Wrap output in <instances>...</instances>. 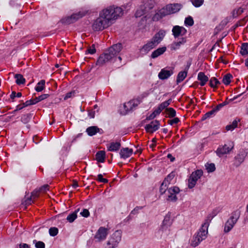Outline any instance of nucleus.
<instances>
[{"label":"nucleus","instance_id":"f257e3e1","mask_svg":"<svg viewBox=\"0 0 248 248\" xmlns=\"http://www.w3.org/2000/svg\"><path fill=\"white\" fill-rule=\"evenodd\" d=\"M123 15V10L119 7L110 6L102 10L99 16L93 22L92 28L94 31H102L111 24V21Z\"/></svg>","mask_w":248,"mask_h":248},{"label":"nucleus","instance_id":"f03ea898","mask_svg":"<svg viewBox=\"0 0 248 248\" xmlns=\"http://www.w3.org/2000/svg\"><path fill=\"white\" fill-rule=\"evenodd\" d=\"M182 7L180 3L167 5L159 10L152 17L153 21H158L166 16L178 12Z\"/></svg>","mask_w":248,"mask_h":248},{"label":"nucleus","instance_id":"7ed1b4c3","mask_svg":"<svg viewBox=\"0 0 248 248\" xmlns=\"http://www.w3.org/2000/svg\"><path fill=\"white\" fill-rule=\"evenodd\" d=\"M240 211L238 210H235L232 213L231 217L225 224L224 232H228L232 229L240 217Z\"/></svg>","mask_w":248,"mask_h":248},{"label":"nucleus","instance_id":"20e7f679","mask_svg":"<svg viewBox=\"0 0 248 248\" xmlns=\"http://www.w3.org/2000/svg\"><path fill=\"white\" fill-rule=\"evenodd\" d=\"M122 231H116L107 241L105 248H116L121 240Z\"/></svg>","mask_w":248,"mask_h":248},{"label":"nucleus","instance_id":"39448f33","mask_svg":"<svg viewBox=\"0 0 248 248\" xmlns=\"http://www.w3.org/2000/svg\"><path fill=\"white\" fill-rule=\"evenodd\" d=\"M148 93H144L136 99L131 100L124 105V109L126 112L132 111L134 108L137 107L141 102L142 99L148 95Z\"/></svg>","mask_w":248,"mask_h":248},{"label":"nucleus","instance_id":"423d86ee","mask_svg":"<svg viewBox=\"0 0 248 248\" xmlns=\"http://www.w3.org/2000/svg\"><path fill=\"white\" fill-rule=\"evenodd\" d=\"M85 15V13L79 12L77 13H74L72 14L71 16L62 18L60 21L62 24L69 25L75 22L78 19L82 18Z\"/></svg>","mask_w":248,"mask_h":248},{"label":"nucleus","instance_id":"0eeeda50","mask_svg":"<svg viewBox=\"0 0 248 248\" xmlns=\"http://www.w3.org/2000/svg\"><path fill=\"white\" fill-rule=\"evenodd\" d=\"M247 155L248 152L246 150L244 149H240L238 154L234 157V165L237 167L239 166L244 162Z\"/></svg>","mask_w":248,"mask_h":248},{"label":"nucleus","instance_id":"6e6552de","mask_svg":"<svg viewBox=\"0 0 248 248\" xmlns=\"http://www.w3.org/2000/svg\"><path fill=\"white\" fill-rule=\"evenodd\" d=\"M108 230L105 227H100L94 236V239L98 242L105 240L108 234Z\"/></svg>","mask_w":248,"mask_h":248},{"label":"nucleus","instance_id":"1a4fd4ad","mask_svg":"<svg viewBox=\"0 0 248 248\" xmlns=\"http://www.w3.org/2000/svg\"><path fill=\"white\" fill-rule=\"evenodd\" d=\"M172 33L174 37L177 38L180 36L186 35L187 33V30L182 26L175 25L172 28Z\"/></svg>","mask_w":248,"mask_h":248},{"label":"nucleus","instance_id":"9d476101","mask_svg":"<svg viewBox=\"0 0 248 248\" xmlns=\"http://www.w3.org/2000/svg\"><path fill=\"white\" fill-rule=\"evenodd\" d=\"M166 34V31L163 30H159L156 33L150 41L154 43V45L156 46L163 39Z\"/></svg>","mask_w":248,"mask_h":248},{"label":"nucleus","instance_id":"9b49d317","mask_svg":"<svg viewBox=\"0 0 248 248\" xmlns=\"http://www.w3.org/2000/svg\"><path fill=\"white\" fill-rule=\"evenodd\" d=\"M108 53L102 54L100 55L96 62V65L102 66L108 62L113 58Z\"/></svg>","mask_w":248,"mask_h":248},{"label":"nucleus","instance_id":"f8f14e48","mask_svg":"<svg viewBox=\"0 0 248 248\" xmlns=\"http://www.w3.org/2000/svg\"><path fill=\"white\" fill-rule=\"evenodd\" d=\"M159 122L157 120L152 121L149 124L145 126V129L148 133H153L158 129L159 127Z\"/></svg>","mask_w":248,"mask_h":248},{"label":"nucleus","instance_id":"ddd939ff","mask_svg":"<svg viewBox=\"0 0 248 248\" xmlns=\"http://www.w3.org/2000/svg\"><path fill=\"white\" fill-rule=\"evenodd\" d=\"M170 213L169 212L165 217L162 225L160 227V230H161L162 231L164 230H166L172 224V220H171L170 219Z\"/></svg>","mask_w":248,"mask_h":248},{"label":"nucleus","instance_id":"4468645a","mask_svg":"<svg viewBox=\"0 0 248 248\" xmlns=\"http://www.w3.org/2000/svg\"><path fill=\"white\" fill-rule=\"evenodd\" d=\"M122 45L121 43H118L113 45L108 49V53L111 55L112 58L117 55L122 50Z\"/></svg>","mask_w":248,"mask_h":248},{"label":"nucleus","instance_id":"2eb2a0df","mask_svg":"<svg viewBox=\"0 0 248 248\" xmlns=\"http://www.w3.org/2000/svg\"><path fill=\"white\" fill-rule=\"evenodd\" d=\"M233 146L229 147L227 145L225 144L222 147H219L216 151V153L219 157L222 156L223 155L229 153L232 149Z\"/></svg>","mask_w":248,"mask_h":248},{"label":"nucleus","instance_id":"dca6fc26","mask_svg":"<svg viewBox=\"0 0 248 248\" xmlns=\"http://www.w3.org/2000/svg\"><path fill=\"white\" fill-rule=\"evenodd\" d=\"M206 236L201 235V233L199 232H197L196 236H194L193 239L191 242V246L196 247L197 246L200 242L206 238Z\"/></svg>","mask_w":248,"mask_h":248},{"label":"nucleus","instance_id":"f3484780","mask_svg":"<svg viewBox=\"0 0 248 248\" xmlns=\"http://www.w3.org/2000/svg\"><path fill=\"white\" fill-rule=\"evenodd\" d=\"M71 73L68 72L65 67H61L58 69L57 71L52 74L53 76L56 78H59V77H65L66 74H68V76Z\"/></svg>","mask_w":248,"mask_h":248},{"label":"nucleus","instance_id":"a211bd4d","mask_svg":"<svg viewBox=\"0 0 248 248\" xmlns=\"http://www.w3.org/2000/svg\"><path fill=\"white\" fill-rule=\"evenodd\" d=\"M133 153V150L128 148H123L120 152V155L121 158L125 159L130 157Z\"/></svg>","mask_w":248,"mask_h":248},{"label":"nucleus","instance_id":"6ab92c4d","mask_svg":"<svg viewBox=\"0 0 248 248\" xmlns=\"http://www.w3.org/2000/svg\"><path fill=\"white\" fill-rule=\"evenodd\" d=\"M155 47L156 46L154 45V43L150 41L143 46L140 49V51L141 52H143L144 54H146L149 51Z\"/></svg>","mask_w":248,"mask_h":248},{"label":"nucleus","instance_id":"aec40b11","mask_svg":"<svg viewBox=\"0 0 248 248\" xmlns=\"http://www.w3.org/2000/svg\"><path fill=\"white\" fill-rule=\"evenodd\" d=\"M166 49L167 48L166 46H162L161 47L158 48L152 52L151 55V58L155 59L161 55L166 51Z\"/></svg>","mask_w":248,"mask_h":248},{"label":"nucleus","instance_id":"412c9836","mask_svg":"<svg viewBox=\"0 0 248 248\" xmlns=\"http://www.w3.org/2000/svg\"><path fill=\"white\" fill-rule=\"evenodd\" d=\"M100 130L102 131L101 129L99 128L97 126H92L88 127L86 131L89 136H93L97 133H99Z\"/></svg>","mask_w":248,"mask_h":248},{"label":"nucleus","instance_id":"4be33fe9","mask_svg":"<svg viewBox=\"0 0 248 248\" xmlns=\"http://www.w3.org/2000/svg\"><path fill=\"white\" fill-rule=\"evenodd\" d=\"M106 157V153L104 151H99L97 152L95 155V159L100 163H103L105 161Z\"/></svg>","mask_w":248,"mask_h":248},{"label":"nucleus","instance_id":"5701e85b","mask_svg":"<svg viewBox=\"0 0 248 248\" xmlns=\"http://www.w3.org/2000/svg\"><path fill=\"white\" fill-rule=\"evenodd\" d=\"M173 74L172 70H168L165 69H162L161 71L159 73L158 77V78H169Z\"/></svg>","mask_w":248,"mask_h":248},{"label":"nucleus","instance_id":"b1692460","mask_svg":"<svg viewBox=\"0 0 248 248\" xmlns=\"http://www.w3.org/2000/svg\"><path fill=\"white\" fill-rule=\"evenodd\" d=\"M121 146L120 142H111L109 145L108 147V150L110 151H117L119 150Z\"/></svg>","mask_w":248,"mask_h":248},{"label":"nucleus","instance_id":"393cba45","mask_svg":"<svg viewBox=\"0 0 248 248\" xmlns=\"http://www.w3.org/2000/svg\"><path fill=\"white\" fill-rule=\"evenodd\" d=\"M190 65L191 63L187 62L185 69L183 71H180L178 73L177 78H186L187 76V71L189 68Z\"/></svg>","mask_w":248,"mask_h":248},{"label":"nucleus","instance_id":"a878e982","mask_svg":"<svg viewBox=\"0 0 248 248\" xmlns=\"http://www.w3.org/2000/svg\"><path fill=\"white\" fill-rule=\"evenodd\" d=\"M79 211V209L76 210L73 213L70 214L67 217L66 219L70 223L74 222V221L77 218V213Z\"/></svg>","mask_w":248,"mask_h":248},{"label":"nucleus","instance_id":"bb28decb","mask_svg":"<svg viewBox=\"0 0 248 248\" xmlns=\"http://www.w3.org/2000/svg\"><path fill=\"white\" fill-rule=\"evenodd\" d=\"M39 189H36L33 192H31V196L30 198H28L25 201L26 204H31V197H33L34 198L39 196V194L40 193Z\"/></svg>","mask_w":248,"mask_h":248},{"label":"nucleus","instance_id":"cd10ccee","mask_svg":"<svg viewBox=\"0 0 248 248\" xmlns=\"http://www.w3.org/2000/svg\"><path fill=\"white\" fill-rule=\"evenodd\" d=\"M49 96L48 94H43L38 97H35L34 99H31L33 105L36 104L40 101H41Z\"/></svg>","mask_w":248,"mask_h":248},{"label":"nucleus","instance_id":"c85d7f7f","mask_svg":"<svg viewBox=\"0 0 248 248\" xmlns=\"http://www.w3.org/2000/svg\"><path fill=\"white\" fill-rule=\"evenodd\" d=\"M240 121V119L234 120L232 124H228L225 127V129L227 131H232L237 126L238 123Z\"/></svg>","mask_w":248,"mask_h":248},{"label":"nucleus","instance_id":"c756f323","mask_svg":"<svg viewBox=\"0 0 248 248\" xmlns=\"http://www.w3.org/2000/svg\"><path fill=\"white\" fill-rule=\"evenodd\" d=\"M145 8L144 5H141L140 8L137 10L135 13V16L136 17H140L145 14Z\"/></svg>","mask_w":248,"mask_h":248},{"label":"nucleus","instance_id":"7c9ffc66","mask_svg":"<svg viewBox=\"0 0 248 248\" xmlns=\"http://www.w3.org/2000/svg\"><path fill=\"white\" fill-rule=\"evenodd\" d=\"M240 53L242 56H245L248 54V43L242 44Z\"/></svg>","mask_w":248,"mask_h":248},{"label":"nucleus","instance_id":"2f4dec72","mask_svg":"<svg viewBox=\"0 0 248 248\" xmlns=\"http://www.w3.org/2000/svg\"><path fill=\"white\" fill-rule=\"evenodd\" d=\"M32 116V114L31 113L23 114L21 116V121L25 124H27L30 122Z\"/></svg>","mask_w":248,"mask_h":248},{"label":"nucleus","instance_id":"473e14b6","mask_svg":"<svg viewBox=\"0 0 248 248\" xmlns=\"http://www.w3.org/2000/svg\"><path fill=\"white\" fill-rule=\"evenodd\" d=\"M208 225H206L205 223L202 224L198 232L201 233V235L206 236V235L208 233Z\"/></svg>","mask_w":248,"mask_h":248},{"label":"nucleus","instance_id":"72a5a7b5","mask_svg":"<svg viewBox=\"0 0 248 248\" xmlns=\"http://www.w3.org/2000/svg\"><path fill=\"white\" fill-rule=\"evenodd\" d=\"M216 113L217 112L215 111V110L212 109L211 110L206 112L204 115H203L201 119V121H204L208 118H211L215 116Z\"/></svg>","mask_w":248,"mask_h":248},{"label":"nucleus","instance_id":"f704fd0d","mask_svg":"<svg viewBox=\"0 0 248 248\" xmlns=\"http://www.w3.org/2000/svg\"><path fill=\"white\" fill-rule=\"evenodd\" d=\"M165 111L168 115V117L170 118H174L176 116V111L172 108H166Z\"/></svg>","mask_w":248,"mask_h":248},{"label":"nucleus","instance_id":"c9c22d12","mask_svg":"<svg viewBox=\"0 0 248 248\" xmlns=\"http://www.w3.org/2000/svg\"><path fill=\"white\" fill-rule=\"evenodd\" d=\"M45 80H41L40 82L37 83V86L35 87V91L37 92H40L43 91L45 88Z\"/></svg>","mask_w":248,"mask_h":248},{"label":"nucleus","instance_id":"e433bc0d","mask_svg":"<svg viewBox=\"0 0 248 248\" xmlns=\"http://www.w3.org/2000/svg\"><path fill=\"white\" fill-rule=\"evenodd\" d=\"M33 105L32 103V100L30 99L29 100L26 101L25 102L23 103L22 104H19L17 106V109H22L23 108L29 106L30 105Z\"/></svg>","mask_w":248,"mask_h":248},{"label":"nucleus","instance_id":"4c0bfd02","mask_svg":"<svg viewBox=\"0 0 248 248\" xmlns=\"http://www.w3.org/2000/svg\"><path fill=\"white\" fill-rule=\"evenodd\" d=\"M160 108H157L155 109L154 111L149 116H147L146 118V120H151L153 119L155 117H156V115L159 114L161 113Z\"/></svg>","mask_w":248,"mask_h":248},{"label":"nucleus","instance_id":"58836bf2","mask_svg":"<svg viewBox=\"0 0 248 248\" xmlns=\"http://www.w3.org/2000/svg\"><path fill=\"white\" fill-rule=\"evenodd\" d=\"M184 23L186 26H192L194 25V22L193 18L191 16H188L185 18Z\"/></svg>","mask_w":248,"mask_h":248},{"label":"nucleus","instance_id":"ea45409f","mask_svg":"<svg viewBox=\"0 0 248 248\" xmlns=\"http://www.w3.org/2000/svg\"><path fill=\"white\" fill-rule=\"evenodd\" d=\"M175 174L174 171H172L171 173H170L166 178H165L164 180L163 181L164 182V184L168 183V184H170V181L172 180L174 177H175Z\"/></svg>","mask_w":248,"mask_h":248},{"label":"nucleus","instance_id":"a19ab883","mask_svg":"<svg viewBox=\"0 0 248 248\" xmlns=\"http://www.w3.org/2000/svg\"><path fill=\"white\" fill-rule=\"evenodd\" d=\"M215 81V84L213 85V81H209V85L211 88H217L218 86L221 84V82L218 80V78H211Z\"/></svg>","mask_w":248,"mask_h":248},{"label":"nucleus","instance_id":"79ce46f5","mask_svg":"<svg viewBox=\"0 0 248 248\" xmlns=\"http://www.w3.org/2000/svg\"><path fill=\"white\" fill-rule=\"evenodd\" d=\"M190 1L195 7L198 8L203 4L204 0H190Z\"/></svg>","mask_w":248,"mask_h":248},{"label":"nucleus","instance_id":"37998d69","mask_svg":"<svg viewBox=\"0 0 248 248\" xmlns=\"http://www.w3.org/2000/svg\"><path fill=\"white\" fill-rule=\"evenodd\" d=\"M33 243L35 245L36 248H45V244L42 241L34 240Z\"/></svg>","mask_w":248,"mask_h":248},{"label":"nucleus","instance_id":"c03bdc74","mask_svg":"<svg viewBox=\"0 0 248 248\" xmlns=\"http://www.w3.org/2000/svg\"><path fill=\"white\" fill-rule=\"evenodd\" d=\"M205 167L208 172H212L216 170L215 165L214 163H207Z\"/></svg>","mask_w":248,"mask_h":248},{"label":"nucleus","instance_id":"a18cd8bd","mask_svg":"<svg viewBox=\"0 0 248 248\" xmlns=\"http://www.w3.org/2000/svg\"><path fill=\"white\" fill-rule=\"evenodd\" d=\"M244 12L243 9L241 7H239L237 9H234L232 12V16L236 17L238 15L241 14Z\"/></svg>","mask_w":248,"mask_h":248},{"label":"nucleus","instance_id":"49530a36","mask_svg":"<svg viewBox=\"0 0 248 248\" xmlns=\"http://www.w3.org/2000/svg\"><path fill=\"white\" fill-rule=\"evenodd\" d=\"M58 229L56 227H51L49 229V233L51 236H55L58 233Z\"/></svg>","mask_w":248,"mask_h":248},{"label":"nucleus","instance_id":"de8ad7c7","mask_svg":"<svg viewBox=\"0 0 248 248\" xmlns=\"http://www.w3.org/2000/svg\"><path fill=\"white\" fill-rule=\"evenodd\" d=\"M168 185V183L164 184V182L163 181L162 183L161 184L160 188H159V192L161 195L165 193L167 187V185Z\"/></svg>","mask_w":248,"mask_h":248},{"label":"nucleus","instance_id":"09e8293b","mask_svg":"<svg viewBox=\"0 0 248 248\" xmlns=\"http://www.w3.org/2000/svg\"><path fill=\"white\" fill-rule=\"evenodd\" d=\"M155 2L154 0H149L145 4V9L148 8L149 9H152L155 6Z\"/></svg>","mask_w":248,"mask_h":248},{"label":"nucleus","instance_id":"8fccbe9b","mask_svg":"<svg viewBox=\"0 0 248 248\" xmlns=\"http://www.w3.org/2000/svg\"><path fill=\"white\" fill-rule=\"evenodd\" d=\"M168 191L169 193H171L174 194H176L178 193L180 191V189L177 186H174L173 187H170L168 189Z\"/></svg>","mask_w":248,"mask_h":248},{"label":"nucleus","instance_id":"3c124183","mask_svg":"<svg viewBox=\"0 0 248 248\" xmlns=\"http://www.w3.org/2000/svg\"><path fill=\"white\" fill-rule=\"evenodd\" d=\"M96 52V49L95 47V45L93 44L91 47L88 48L86 51L85 53H89L91 54H94Z\"/></svg>","mask_w":248,"mask_h":248},{"label":"nucleus","instance_id":"603ef678","mask_svg":"<svg viewBox=\"0 0 248 248\" xmlns=\"http://www.w3.org/2000/svg\"><path fill=\"white\" fill-rule=\"evenodd\" d=\"M197 181L193 179V178L189 177L188 179V187L189 188H192L194 187L196 184Z\"/></svg>","mask_w":248,"mask_h":248},{"label":"nucleus","instance_id":"864d4df0","mask_svg":"<svg viewBox=\"0 0 248 248\" xmlns=\"http://www.w3.org/2000/svg\"><path fill=\"white\" fill-rule=\"evenodd\" d=\"M181 45H182V44L179 41L177 42H174L171 45V49L176 50L179 49Z\"/></svg>","mask_w":248,"mask_h":248},{"label":"nucleus","instance_id":"5fc2aeb1","mask_svg":"<svg viewBox=\"0 0 248 248\" xmlns=\"http://www.w3.org/2000/svg\"><path fill=\"white\" fill-rule=\"evenodd\" d=\"M9 4L10 5L13 7V8H18L19 10L20 11V7H21V5L20 4H18V3H17L16 2V1L15 0H11L10 2H9Z\"/></svg>","mask_w":248,"mask_h":248},{"label":"nucleus","instance_id":"6e6d98bb","mask_svg":"<svg viewBox=\"0 0 248 248\" xmlns=\"http://www.w3.org/2000/svg\"><path fill=\"white\" fill-rule=\"evenodd\" d=\"M170 195L168 196V198L167 199L168 201H170L172 202H176L177 200V197L175 194H174L171 193H169Z\"/></svg>","mask_w":248,"mask_h":248},{"label":"nucleus","instance_id":"4d7b16f0","mask_svg":"<svg viewBox=\"0 0 248 248\" xmlns=\"http://www.w3.org/2000/svg\"><path fill=\"white\" fill-rule=\"evenodd\" d=\"M169 106V103L167 102H163L161 104H160L158 107V108H160L159 110L161 112L164 108H166L167 107Z\"/></svg>","mask_w":248,"mask_h":248},{"label":"nucleus","instance_id":"13d9d810","mask_svg":"<svg viewBox=\"0 0 248 248\" xmlns=\"http://www.w3.org/2000/svg\"><path fill=\"white\" fill-rule=\"evenodd\" d=\"M179 122H180L179 119L177 117H174V118L173 119L169 120L168 121V123L169 124L172 125L174 124H177Z\"/></svg>","mask_w":248,"mask_h":248},{"label":"nucleus","instance_id":"bf43d9fd","mask_svg":"<svg viewBox=\"0 0 248 248\" xmlns=\"http://www.w3.org/2000/svg\"><path fill=\"white\" fill-rule=\"evenodd\" d=\"M75 93H76L75 91H72L67 93L65 94V96L64 97V100H65L69 98L74 96Z\"/></svg>","mask_w":248,"mask_h":248},{"label":"nucleus","instance_id":"052dcab7","mask_svg":"<svg viewBox=\"0 0 248 248\" xmlns=\"http://www.w3.org/2000/svg\"><path fill=\"white\" fill-rule=\"evenodd\" d=\"M80 214L84 217H88L90 216V212L87 209H84Z\"/></svg>","mask_w":248,"mask_h":248},{"label":"nucleus","instance_id":"680f3d73","mask_svg":"<svg viewBox=\"0 0 248 248\" xmlns=\"http://www.w3.org/2000/svg\"><path fill=\"white\" fill-rule=\"evenodd\" d=\"M193 172V175H195L197 176V178L200 179L201 176L203 175V171L202 170H197Z\"/></svg>","mask_w":248,"mask_h":248},{"label":"nucleus","instance_id":"e2e57ef3","mask_svg":"<svg viewBox=\"0 0 248 248\" xmlns=\"http://www.w3.org/2000/svg\"><path fill=\"white\" fill-rule=\"evenodd\" d=\"M143 206H136L131 212V214L136 215L139 213V210L142 209Z\"/></svg>","mask_w":248,"mask_h":248},{"label":"nucleus","instance_id":"0e129e2a","mask_svg":"<svg viewBox=\"0 0 248 248\" xmlns=\"http://www.w3.org/2000/svg\"><path fill=\"white\" fill-rule=\"evenodd\" d=\"M213 218L214 217H213V216L209 214L206 217V219H205L204 223H205L206 225H209L210 222Z\"/></svg>","mask_w":248,"mask_h":248},{"label":"nucleus","instance_id":"69168bd1","mask_svg":"<svg viewBox=\"0 0 248 248\" xmlns=\"http://www.w3.org/2000/svg\"><path fill=\"white\" fill-rule=\"evenodd\" d=\"M49 186L48 185H44L39 188V190L40 192H45L47 190H48Z\"/></svg>","mask_w":248,"mask_h":248},{"label":"nucleus","instance_id":"338daca9","mask_svg":"<svg viewBox=\"0 0 248 248\" xmlns=\"http://www.w3.org/2000/svg\"><path fill=\"white\" fill-rule=\"evenodd\" d=\"M25 81V78H16V82L17 85H20L21 84H24Z\"/></svg>","mask_w":248,"mask_h":248},{"label":"nucleus","instance_id":"774afa93","mask_svg":"<svg viewBox=\"0 0 248 248\" xmlns=\"http://www.w3.org/2000/svg\"><path fill=\"white\" fill-rule=\"evenodd\" d=\"M199 80L201 81V82L199 83V84L201 85V86H204L206 83L208 81L209 78H198Z\"/></svg>","mask_w":248,"mask_h":248}]
</instances>
